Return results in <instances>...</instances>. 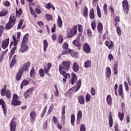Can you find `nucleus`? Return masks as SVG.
Returning <instances> with one entry per match:
<instances>
[{"mask_svg": "<svg viewBox=\"0 0 131 131\" xmlns=\"http://www.w3.org/2000/svg\"><path fill=\"white\" fill-rule=\"evenodd\" d=\"M46 18L48 21H51V20H53V16L50 14H46L45 15Z\"/></svg>", "mask_w": 131, "mask_h": 131, "instance_id": "obj_53", "label": "nucleus"}, {"mask_svg": "<svg viewBox=\"0 0 131 131\" xmlns=\"http://www.w3.org/2000/svg\"><path fill=\"white\" fill-rule=\"evenodd\" d=\"M70 65H71V62L70 61H63L59 66V72L63 77H71L70 74L66 73V71H68L70 69Z\"/></svg>", "mask_w": 131, "mask_h": 131, "instance_id": "obj_1", "label": "nucleus"}, {"mask_svg": "<svg viewBox=\"0 0 131 131\" xmlns=\"http://www.w3.org/2000/svg\"><path fill=\"white\" fill-rule=\"evenodd\" d=\"M73 70L74 72H78L79 71V66L77 62H74L73 63Z\"/></svg>", "mask_w": 131, "mask_h": 131, "instance_id": "obj_23", "label": "nucleus"}, {"mask_svg": "<svg viewBox=\"0 0 131 131\" xmlns=\"http://www.w3.org/2000/svg\"><path fill=\"white\" fill-rule=\"evenodd\" d=\"M83 14L85 18H88V16H89V9H88V7H84L83 11Z\"/></svg>", "mask_w": 131, "mask_h": 131, "instance_id": "obj_36", "label": "nucleus"}, {"mask_svg": "<svg viewBox=\"0 0 131 131\" xmlns=\"http://www.w3.org/2000/svg\"><path fill=\"white\" fill-rule=\"evenodd\" d=\"M32 92H33V88H31L26 91L24 94V97L25 99H28L29 96L31 94H32Z\"/></svg>", "mask_w": 131, "mask_h": 131, "instance_id": "obj_10", "label": "nucleus"}, {"mask_svg": "<svg viewBox=\"0 0 131 131\" xmlns=\"http://www.w3.org/2000/svg\"><path fill=\"white\" fill-rule=\"evenodd\" d=\"M106 102L108 105H112V97H111V95H107L106 97Z\"/></svg>", "mask_w": 131, "mask_h": 131, "instance_id": "obj_40", "label": "nucleus"}, {"mask_svg": "<svg viewBox=\"0 0 131 131\" xmlns=\"http://www.w3.org/2000/svg\"><path fill=\"white\" fill-rule=\"evenodd\" d=\"M84 66L85 68H90L92 66V61L91 60H87L84 62Z\"/></svg>", "mask_w": 131, "mask_h": 131, "instance_id": "obj_35", "label": "nucleus"}, {"mask_svg": "<svg viewBox=\"0 0 131 131\" xmlns=\"http://www.w3.org/2000/svg\"><path fill=\"white\" fill-rule=\"evenodd\" d=\"M96 26H97V24H96V20H93L91 23V27L93 30H95V29H96Z\"/></svg>", "mask_w": 131, "mask_h": 131, "instance_id": "obj_46", "label": "nucleus"}, {"mask_svg": "<svg viewBox=\"0 0 131 131\" xmlns=\"http://www.w3.org/2000/svg\"><path fill=\"white\" fill-rule=\"evenodd\" d=\"M5 29V27L4 26H0V37H2V35L4 33V30Z\"/></svg>", "mask_w": 131, "mask_h": 131, "instance_id": "obj_57", "label": "nucleus"}, {"mask_svg": "<svg viewBox=\"0 0 131 131\" xmlns=\"http://www.w3.org/2000/svg\"><path fill=\"white\" fill-rule=\"evenodd\" d=\"M64 39H63V36L62 35H59L58 36V42L59 43H62Z\"/></svg>", "mask_w": 131, "mask_h": 131, "instance_id": "obj_58", "label": "nucleus"}, {"mask_svg": "<svg viewBox=\"0 0 131 131\" xmlns=\"http://www.w3.org/2000/svg\"><path fill=\"white\" fill-rule=\"evenodd\" d=\"M78 102L81 105L84 104V97L82 95H80L78 98Z\"/></svg>", "mask_w": 131, "mask_h": 131, "instance_id": "obj_34", "label": "nucleus"}, {"mask_svg": "<svg viewBox=\"0 0 131 131\" xmlns=\"http://www.w3.org/2000/svg\"><path fill=\"white\" fill-rule=\"evenodd\" d=\"M29 34L28 33L25 34L23 37L21 42L24 43H27L29 40Z\"/></svg>", "mask_w": 131, "mask_h": 131, "instance_id": "obj_26", "label": "nucleus"}, {"mask_svg": "<svg viewBox=\"0 0 131 131\" xmlns=\"http://www.w3.org/2000/svg\"><path fill=\"white\" fill-rule=\"evenodd\" d=\"M28 84H29V81L27 80H24L21 83L20 89L21 90H23V88H24V86L26 85H28Z\"/></svg>", "mask_w": 131, "mask_h": 131, "instance_id": "obj_29", "label": "nucleus"}, {"mask_svg": "<svg viewBox=\"0 0 131 131\" xmlns=\"http://www.w3.org/2000/svg\"><path fill=\"white\" fill-rule=\"evenodd\" d=\"M70 54L72 56V57H76L78 54L76 51L74 50H70Z\"/></svg>", "mask_w": 131, "mask_h": 131, "instance_id": "obj_39", "label": "nucleus"}, {"mask_svg": "<svg viewBox=\"0 0 131 131\" xmlns=\"http://www.w3.org/2000/svg\"><path fill=\"white\" fill-rule=\"evenodd\" d=\"M23 73H24V72L20 70L18 71L16 75V80H18V81H19V80L21 79V78H22V75H23Z\"/></svg>", "mask_w": 131, "mask_h": 131, "instance_id": "obj_20", "label": "nucleus"}, {"mask_svg": "<svg viewBox=\"0 0 131 131\" xmlns=\"http://www.w3.org/2000/svg\"><path fill=\"white\" fill-rule=\"evenodd\" d=\"M113 71L114 72V75L118 74V62H115L114 63Z\"/></svg>", "mask_w": 131, "mask_h": 131, "instance_id": "obj_16", "label": "nucleus"}, {"mask_svg": "<svg viewBox=\"0 0 131 131\" xmlns=\"http://www.w3.org/2000/svg\"><path fill=\"white\" fill-rule=\"evenodd\" d=\"M30 62L28 61L27 63H25L23 64L21 68L19 70L24 72V71H26V70L28 71V69L30 67Z\"/></svg>", "mask_w": 131, "mask_h": 131, "instance_id": "obj_9", "label": "nucleus"}, {"mask_svg": "<svg viewBox=\"0 0 131 131\" xmlns=\"http://www.w3.org/2000/svg\"><path fill=\"white\" fill-rule=\"evenodd\" d=\"M48 47H49V43L48 42V40L45 39L43 41V51L45 52H47V49H48Z\"/></svg>", "mask_w": 131, "mask_h": 131, "instance_id": "obj_28", "label": "nucleus"}, {"mask_svg": "<svg viewBox=\"0 0 131 131\" xmlns=\"http://www.w3.org/2000/svg\"><path fill=\"white\" fill-rule=\"evenodd\" d=\"M36 75L35 70H34V68H32L30 73V77H34Z\"/></svg>", "mask_w": 131, "mask_h": 131, "instance_id": "obj_42", "label": "nucleus"}, {"mask_svg": "<svg viewBox=\"0 0 131 131\" xmlns=\"http://www.w3.org/2000/svg\"><path fill=\"white\" fill-rule=\"evenodd\" d=\"M18 96L17 94L13 95V99L11 100V105L12 106H20L22 102L18 99Z\"/></svg>", "mask_w": 131, "mask_h": 131, "instance_id": "obj_3", "label": "nucleus"}, {"mask_svg": "<svg viewBox=\"0 0 131 131\" xmlns=\"http://www.w3.org/2000/svg\"><path fill=\"white\" fill-rule=\"evenodd\" d=\"M0 106H2L4 115H7V104H6V102L3 98L0 99Z\"/></svg>", "mask_w": 131, "mask_h": 131, "instance_id": "obj_5", "label": "nucleus"}, {"mask_svg": "<svg viewBox=\"0 0 131 131\" xmlns=\"http://www.w3.org/2000/svg\"><path fill=\"white\" fill-rule=\"evenodd\" d=\"M76 85L77 88L80 89V88L81 87V79L78 80Z\"/></svg>", "mask_w": 131, "mask_h": 131, "instance_id": "obj_62", "label": "nucleus"}, {"mask_svg": "<svg viewBox=\"0 0 131 131\" xmlns=\"http://www.w3.org/2000/svg\"><path fill=\"white\" fill-rule=\"evenodd\" d=\"M23 11L22 10V9L20 8L18 11L16 10V16L17 17H20L21 16V14H22V12Z\"/></svg>", "mask_w": 131, "mask_h": 131, "instance_id": "obj_56", "label": "nucleus"}, {"mask_svg": "<svg viewBox=\"0 0 131 131\" xmlns=\"http://www.w3.org/2000/svg\"><path fill=\"white\" fill-rule=\"evenodd\" d=\"M14 26L13 24H11V23H9V21L6 25L5 29H7L8 30L11 29L12 27H13Z\"/></svg>", "mask_w": 131, "mask_h": 131, "instance_id": "obj_37", "label": "nucleus"}, {"mask_svg": "<svg viewBox=\"0 0 131 131\" xmlns=\"http://www.w3.org/2000/svg\"><path fill=\"white\" fill-rule=\"evenodd\" d=\"M70 49H64L61 53V55H67L70 54Z\"/></svg>", "mask_w": 131, "mask_h": 131, "instance_id": "obj_55", "label": "nucleus"}, {"mask_svg": "<svg viewBox=\"0 0 131 131\" xmlns=\"http://www.w3.org/2000/svg\"><path fill=\"white\" fill-rule=\"evenodd\" d=\"M103 10L104 15H107L108 14V11H107V4H105L103 5Z\"/></svg>", "mask_w": 131, "mask_h": 131, "instance_id": "obj_50", "label": "nucleus"}, {"mask_svg": "<svg viewBox=\"0 0 131 131\" xmlns=\"http://www.w3.org/2000/svg\"><path fill=\"white\" fill-rule=\"evenodd\" d=\"M30 116L31 118L30 122H34L35 121V117H36V113H35V112L32 111L30 113Z\"/></svg>", "mask_w": 131, "mask_h": 131, "instance_id": "obj_15", "label": "nucleus"}, {"mask_svg": "<svg viewBox=\"0 0 131 131\" xmlns=\"http://www.w3.org/2000/svg\"><path fill=\"white\" fill-rule=\"evenodd\" d=\"M68 30H70L71 32L73 34V35H75L77 33V26H74L71 29L68 28Z\"/></svg>", "mask_w": 131, "mask_h": 131, "instance_id": "obj_22", "label": "nucleus"}, {"mask_svg": "<svg viewBox=\"0 0 131 131\" xmlns=\"http://www.w3.org/2000/svg\"><path fill=\"white\" fill-rule=\"evenodd\" d=\"M1 96L2 97H6L7 99H10L12 98V92L11 90H7V85H5L4 88L1 90Z\"/></svg>", "mask_w": 131, "mask_h": 131, "instance_id": "obj_2", "label": "nucleus"}, {"mask_svg": "<svg viewBox=\"0 0 131 131\" xmlns=\"http://www.w3.org/2000/svg\"><path fill=\"white\" fill-rule=\"evenodd\" d=\"M85 101L86 102H90L91 101V95L89 94V93L86 95Z\"/></svg>", "mask_w": 131, "mask_h": 131, "instance_id": "obj_60", "label": "nucleus"}, {"mask_svg": "<svg viewBox=\"0 0 131 131\" xmlns=\"http://www.w3.org/2000/svg\"><path fill=\"white\" fill-rule=\"evenodd\" d=\"M118 116L120 121H123V119H124V113L123 112L122 113L120 112H119Z\"/></svg>", "mask_w": 131, "mask_h": 131, "instance_id": "obj_33", "label": "nucleus"}, {"mask_svg": "<svg viewBox=\"0 0 131 131\" xmlns=\"http://www.w3.org/2000/svg\"><path fill=\"white\" fill-rule=\"evenodd\" d=\"M24 22V19H21L20 20L17 27L18 29H21L22 27V25L23 24Z\"/></svg>", "mask_w": 131, "mask_h": 131, "instance_id": "obj_49", "label": "nucleus"}, {"mask_svg": "<svg viewBox=\"0 0 131 131\" xmlns=\"http://www.w3.org/2000/svg\"><path fill=\"white\" fill-rule=\"evenodd\" d=\"M58 18L57 19V26L59 28H61L62 26H63V21L62 20V19L61 18V16H59L58 15Z\"/></svg>", "mask_w": 131, "mask_h": 131, "instance_id": "obj_30", "label": "nucleus"}, {"mask_svg": "<svg viewBox=\"0 0 131 131\" xmlns=\"http://www.w3.org/2000/svg\"><path fill=\"white\" fill-rule=\"evenodd\" d=\"M73 45L75 46L78 48V50H80L81 49V45L80 44V42H79V40L75 39L73 41Z\"/></svg>", "mask_w": 131, "mask_h": 131, "instance_id": "obj_21", "label": "nucleus"}, {"mask_svg": "<svg viewBox=\"0 0 131 131\" xmlns=\"http://www.w3.org/2000/svg\"><path fill=\"white\" fill-rule=\"evenodd\" d=\"M97 30L99 33L103 32V24L102 23L99 22L97 24Z\"/></svg>", "mask_w": 131, "mask_h": 131, "instance_id": "obj_25", "label": "nucleus"}, {"mask_svg": "<svg viewBox=\"0 0 131 131\" xmlns=\"http://www.w3.org/2000/svg\"><path fill=\"white\" fill-rule=\"evenodd\" d=\"M20 37H21V32H18L17 34V40L14 41V47H16L18 45V40H20Z\"/></svg>", "mask_w": 131, "mask_h": 131, "instance_id": "obj_32", "label": "nucleus"}, {"mask_svg": "<svg viewBox=\"0 0 131 131\" xmlns=\"http://www.w3.org/2000/svg\"><path fill=\"white\" fill-rule=\"evenodd\" d=\"M89 17H90V19H92V20L95 19V11L94 10L93 8L90 10Z\"/></svg>", "mask_w": 131, "mask_h": 131, "instance_id": "obj_27", "label": "nucleus"}, {"mask_svg": "<svg viewBox=\"0 0 131 131\" xmlns=\"http://www.w3.org/2000/svg\"><path fill=\"white\" fill-rule=\"evenodd\" d=\"M83 51L86 54H89V53H91L92 49H91V46L90 45H89L88 43H84L83 47Z\"/></svg>", "mask_w": 131, "mask_h": 131, "instance_id": "obj_6", "label": "nucleus"}, {"mask_svg": "<svg viewBox=\"0 0 131 131\" xmlns=\"http://www.w3.org/2000/svg\"><path fill=\"white\" fill-rule=\"evenodd\" d=\"M76 81H77V76H76V74L74 73H72L71 80V84L73 85Z\"/></svg>", "mask_w": 131, "mask_h": 131, "instance_id": "obj_14", "label": "nucleus"}, {"mask_svg": "<svg viewBox=\"0 0 131 131\" xmlns=\"http://www.w3.org/2000/svg\"><path fill=\"white\" fill-rule=\"evenodd\" d=\"M122 5L125 15H127V14H128V11H129V6L128 5V2L127 1V0H124L122 2Z\"/></svg>", "mask_w": 131, "mask_h": 131, "instance_id": "obj_4", "label": "nucleus"}, {"mask_svg": "<svg viewBox=\"0 0 131 131\" xmlns=\"http://www.w3.org/2000/svg\"><path fill=\"white\" fill-rule=\"evenodd\" d=\"M71 122L72 125H74V122H75V115L74 114L71 115Z\"/></svg>", "mask_w": 131, "mask_h": 131, "instance_id": "obj_45", "label": "nucleus"}, {"mask_svg": "<svg viewBox=\"0 0 131 131\" xmlns=\"http://www.w3.org/2000/svg\"><path fill=\"white\" fill-rule=\"evenodd\" d=\"M78 30L79 32L82 33L83 32V27L81 25H78Z\"/></svg>", "mask_w": 131, "mask_h": 131, "instance_id": "obj_52", "label": "nucleus"}, {"mask_svg": "<svg viewBox=\"0 0 131 131\" xmlns=\"http://www.w3.org/2000/svg\"><path fill=\"white\" fill-rule=\"evenodd\" d=\"M7 15H8V10L3 8L0 12V17H4V16H7Z\"/></svg>", "mask_w": 131, "mask_h": 131, "instance_id": "obj_31", "label": "nucleus"}, {"mask_svg": "<svg viewBox=\"0 0 131 131\" xmlns=\"http://www.w3.org/2000/svg\"><path fill=\"white\" fill-rule=\"evenodd\" d=\"M51 67H52V63L49 62L47 64V66L44 67V69H43L45 74H47V75H48L49 77H51V74L49 73V72L51 69Z\"/></svg>", "mask_w": 131, "mask_h": 131, "instance_id": "obj_7", "label": "nucleus"}, {"mask_svg": "<svg viewBox=\"0 0 131 131\" xmlns=\"http://www.w3.org/2000/svg\"><path fill=\"white\" fill-rule=\"evenodd\" d=\"M106 77L109 78L111 76V69L110 67H106Z\"/></svg>", "mask_w": 131, "mask_h": 131, "instance_id": "obj_38", "label": "nucleus"}, {"mask_svg": "<svg viewBox=\"0 0 131 131\" xmlns=\"http://www.w3.org/2000/svg\"><path fill=\"white\" fill-rule=\"evenodd\" d=\"M69 47V45H68V43L67 42H64L63 43L62 49H63V50H67L68 49Z\"/></svg>", "mask_w": 131, "mask_h": 131, "instance_id": "obj_54", "label": "nucleus"}, {"mask_svg": "<svg viewBox=\"0 0 131 131\" xmlns=\"http://www.w3.org/2000/svg\"><path fill=\"white\" fill-rule=\"evenodd\" d=\"M54 88L56 91L54 92V95L55 97H59V90H58V87L56 84L54 85Z\"/></svg>", "mask_w": 131, "mask_h": 131, "instance_id": "obj_47", "label": "nucleus"}, {"mask_svg": "<svg viewBox=\"0 0 131 131\" xmlns=\"http://www.w3.org/2000/svg\"><path fill=\"white\" fill-rule=\"evenodd\" d=\"M67 36L68 38H71V37H73L74 36L71 32L70 30L67 31Z\"/></svg>", "mask_w": 131, "mask_h": 131, "instance_id": "obj_44", "label": "nucleus"}, {"mask_svg": "<svg viewBox=\"0 0 131 131\" xmlns=\"http://www.w3.org/2000/svg\"><path fill=\"white\" fill-rule=\"evenodd\" d=\"M80 130L85 131V126H84V124H81L80 127Z\"/></svg>", "mask_w": 131, "mask_h": 131, "instance_id": "obj_64", "label": "nucleus"}, {"mask_svg": "<svg viewBox=\"0 0 131 131\" xmlns=\"http://www.w3.org/2000/svg\"><path fill=\"white\" fill-rule=\"evenodd\" d=\"M108 120H109V126L110 127H112L113 126V117L112 116V113L111 112H109V115H108Z\"/></svg>", "mask_w": 131, "mask_h": 131, "instance_id": "obj_19", "label": "nucleus"}, {"mask_svg": "<svg viewBox=\"0 0 131 131\" xmlns=\"http://www.w3.org/2000/svg\"><path fill=\"white\" fill-rule=\"evenodd\" d=\"M116 30L118 35H121V30L120 29V27L117 26Z\"/></svg>", "mask_w": 131, "mask_h": 131, "instance_id": "obj_63", "label": "nucleus"}, {"mask_svg": "<svg viewBox=\"0 0 131 131\" xmlns=\"http://www.w3.org/2000/svg\"><path fill=\"white\" fill-rule=\"evenodd\" d=\"M48 128V120H46L43 124V129Z\"/></svg>", "mask_w": 131, "mask_h": 131, "instance_id": "obj_61", "label": "nucleus"}, {"mask_svg": "<svg viewBox=\"0 0 131 131\" xmlns=\"http://www.w3.org/2000/svg\"><path fill=\"white\" fill-rule=\"evenodd\" d=\"M10 42V38H7L3 40L1 44V47L4 50H6L9 47V43Z\"/></svg>", "mask_w": 131, "mask_h": 131, "instance_id": "obj_8", "label": "nucleus"}, {"mask_svg": "<svg viewBox=\"0 0 131 131\" xmlns=\"http://www.w3.org/2000/svg\"><path fill=\"white\" fill-rule=\"evenodd\" d=\"M110 10L111 11V15L115 14V11L114 10V8H113V6L111 5L110 7Z\"/></svg>", "mask_w": 131, "mask_h": 131, "instance_id": "obj_59", "label": "nucleus"}, {"mask_svg": "<svg viewBox=\"0 0 131 131\" xmlns=\"http://www.w3.org/2000/svg\"><path fill=\"white\" fill-rule=\"evenodd\" d=\"M17 55H14L12 58V59L11 61L10 67H14V65L17 63Z\"/></svg>", "mask_w": 131, "mask_h": 131, "instance_id": "obj_24", "label": "nucleus"}, {"mask_svg": "<svg viewBox=\"0 0 131 131\" xmlns=\"http://www.w3.org/2000/svg\"><path fill=\"white\" fill-rule=\"evenodd\" d=\"M119 95L121 99L124 98V95L123 94V88L122 87V84H121L119 86Z\"/></svg>", "mask_w": 131, "mask_h": 131, "instance_id": "obj_17", "label": "nucleus"}, {"mask_svg": "<svg viewBox=\"0 0 131 131\" xmlns=\"http://www.w3.org/2000/svg\"><path fill=\"white\" fill-rule=\"evenodd\" d=\"M97 12L98 17H99V18H101V17H102V14H101V9H100L99 5L97 6Z\"/></svg>", "mask_w": 131, "mask_h": 131, "instance_id": "obj_43", "label": "nucleus"}, {"mask_svg": "<svg viewBox=\"0 0 131 131\" xmlns=\"http://www.w3.org/2000/svg\"><path fill=\"white\" fill-rule=\"evenodd\" d=\"M82 118V112H81V110H79L78 112L77 115L76 122L77 124H80V120H81Z\"/></svg>", "mask_w": 131, "mask_h": 131, "instance_id": "obj_13", "label": "nucleus"}, {"mask_svg": "<svg viewBox=\"0 0 131 131\" xmlns=\"http://www.w3.org/2000/svg\"><path fill=\"white\" fill-rule=\"evenodd\" d=\"M17 126V123L15 121V119H12L10 123V130L16 131V127Z\"/></svg>", "mask_w": 131, "mask_h": 131, "instance_id": "obj_11", "label": "nucleus"}, {"mask_svg": "<svg viewBox=\"0 0 131 131\" xmlns=\"http://www.w3.org/2000/svg\"><path fill=\"white\" fill-rule=\"evenodd\" d=\"M114 21H115V26L116 27L117 25H118V24L117 22H119L120 21V17L119 16H115L114 18Z\"/></svg>", "mask_w": 131, "mask_h": 131, "instance_id": "obj_41", "label": "nucleus"}, {"mask_svg": "<svg viewBox=\"0 0 131 131\" xmlns=\"http://www.w3.org/2000/svg\"><path fill=\"white\" fill-rule=\"evenodd\" d=\"M47 107L46 106L42 110V112L41 113V117L42 118H43V117L45 116V114H46V112H47Z\"/></svg>", "mask_w": 131, "mask_h": 131, "instance_id": "obj_51", "label": "nucleus"}, {"mask_svg": "<svg viewBox=\"0 0 131 131\" xmlns=\"http://www.w3.org/2000/svg\"><path fill=\"white\" fill-rule=\"evenodd\" d=\"M17 19V17L14 15H10L9 17V22L11 24H13L15 26L16 24V20Z\"/></svg>", "mask_w": 131, "mask_h": 131, "instance_id": "obj_18", "label": "nucleus"}, {"mask_svg": "<svg viewBox=\"0 0 131 131\" xmlns=\"http://www.w3.org/2000/svg\"><path fill=\"white\" fill-rule=\"evenodd\" d=\"M27 50H28V46L27 45V43L21 42V46L19 49V52L21 53H24V52H26Z\"/></svg>", "mask_w": 131, "mask_h": 131, "instance_id": "obj_12", "label": "nucleus"}, {"mask_svg": "<svg viewBox=\"0 0 131 131\" xmlns=\"http://www.w3.org/2000/svg\"><path fill=\"white\" fill-rule=\"evenodd\" d=\"M39 74L41 77H43V76H45V71L43 70L42 68H40L39 70Z\"/></svg>", "mask_w": 131, "mask_h": 131, "instance_id": "obj_48", "label": "nucleus"}]
</instances>
